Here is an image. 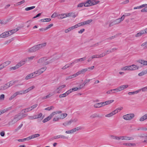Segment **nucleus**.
Listing matches in <instances>:
<instances>
[{"mask_svg": "<svg viewBox=\"0 0 147 147\" xmlns=\"http://www.w3.org/2000/svg\"><path fill=\"white\" fill-rule=\"evenodd\" d=\"M47 45L46 42H44L41 44H38L33 46L30 48L29 49V51L30 52H35L40 49L45 47Z\"/></svg>", "mask_w": 147, "mask_h": 147, "instance_id": "1", "label": "nucleus"}, {"mask_svg": "<svg viewBox=\"0 0 147 147\" xmlns=\"http://www.w3.org/2000/svg\"><path fill=\"white\" fill-rule=\"evenodd\" d=\"M125 17V15H123L120 18H119L112 21L109 25V27L115 25L117 24L123 20Z\"/></svg>", "mask_w": 147, "mask_h": 147, "instance_id": "2", "label": "nucleus"}, {"mask_svg": "<svg viewBox=\"0 0 147 147\" xmlns=\"http://www.w3.org/2000/svg\"><path fill=\"white\" fill-rule=\"evenodd\" d=\"M28 115L27 114H24L23 113H20L14 117V118L18 121L19 120Z\"/></svg>", "mask_w": 147, "mask_h": 147, "instance_id": "3", "label": "nucleus"}, {"mask_svg": "<svg viewBox=\"0 0 147 147\" xmlns=\"http://www.w3.org/2000/svg\"><path fill=\"white\" fill-rule=\"evenodd\" d=\"M127 70H135L139 69L138 66L135 65H131L126 66Z\"/></svg>", "mask_w": 147, "mask_h": 147, "instance_id": "4", "label": "nucleus"}, {"mask_svg": "<svg viewBox=\"0 0 147 147\" xmlns=\"http://www.w3.org/2000/svg\"><path fill=\"white\" fill-rule=\"evenodd\" d=\"M134 116V114L133 113L127 114L124 115L123 116V119L126 120H130L132 119Z\"/></svg>", "mask_w": 147, "mask_h": 147, "instance_id": "5", "label": "nucleus"}, {"mask_svg": "<svg viewBox=\"0 0 147 147\" xmlns=\"http://www.w3.org/2000/svg\"><path fill=\"white\" fill-rule=\"evenodd\" d=\"M60 58L59 57H55L54 58L50 60L49 61H45L44 62V63H43V64L44 65H46L48 64H49L50 63L53 62V61H55L56 60Z\"/></svg>", "mask_w": 147, "mask_h": 147, "instance_id": "6", "label": "nucleus"}, {"mask_svg": "<svg viewBox=\"0 0 147 147\" xmlns=\"http://www.w3.org/2000/svg\"><path fill=\"white\" fill-rule=\"evenodd\" d=\"M10 31L5 32L0 35V38H4L10 36Z\"/></svg>", "mask_w": 147, "mask_h": 147, "instance_id": "7", "label": "nucleus"}, {"mask_svg": "<svg viewBox=\"0 0 147 147\" xmlns=\"http://www.w3.org/2000/svg\"><path fill=\"white\" fill-rule=\"evenodd\" d=\"M36 76V75H35V73L34 72L27 75L25 77V79L26 80H28L32 78H34Z\"/></svg>", "mask_w": 147, "mask_h": 147, "instance_id": "8", "label": "nucleus"}, {"mask_svg": "<svg viewBox=\"0 0 147 147\" xmlns=\"http://www.w3.org/2000/svg\"><path fill=\"white\" fill-rule=\"evenodd\" d=\"M60 138L63 139H67L68 137L63 135H59L53 137L52 138L53 139H57Z\"/></svg>", "mask_w": 147, "mask_h": 147, "instance_id": "9", "label": "nucleus"}, {"mask_svg": "<svg viewBox=\"0 0 147 147\" xmlns=\"http://www.w3.org/2000/svg\"><path fill=\"white\" fill-rule=\"evenodd\" d=\"M104 106V102H102L95 104L93 106L95 108H98Z\"/></svg>", "mask_w": 147, "mask_h": 147, "instance_id": "10", "label": "nucleus"}, {"mask_svg": "<svg viewBox=\"0 0 147 147\" xmlns=\"http://www.w3.org/2000/svg\"><path fill=\"white\" fill-rule=\"evenodd\" d=\"M27 61V59H25L21 60L17 64L18 65V66L19 67H20L25 64Z\"/></svg>", "mask_w": 147, "mask_h": 147, "instance_id": "11", "label": "nucleus"}, {"mask_svg": "<svg viewBox=\"0 0 147 147\" xmlns=\"http://www.w3.org/2000/svg\"><path fill=\"white\" fill-rule=\"evenodd\" d=\"M66 86L65 85H63L59 86L57 89L55 90V92L57 93H59L60 92V90L62 88H64Z\"/></svg>", "mask_w": 147, "mask_h": 147, "instance_id": "12", "label": "nucleus"}, {"mask_svg": "<svg viewBox=\"0 0 147 147\" xmlns=\"http://www.w3.org/2000/svg\"><path fill=\"white\" fill-rule=\"evenodd\" d=\"M88 2H90V5H96L99 3L100 1L96 0H88Z\"/></svg>", "mask_w": 147, "mask_h": 147, "instance_id": "13", "label": "nucleus"}, {"mask_svg": "<svg viewBox=\"0 0 147 147\" xmlns=\"http://www.w3.org/2000/svg\"><path fill=\"white\" fill-rule=\"evenodd\" d=\"M77 121V120H72L71 119L69 121L65 122L63 123V125H64V126H66L67 125H70L73 122H76Z\"/></svg>", "mask_w": 147, "mask_h": 147, "instance_id": "14", "label": "nucleus"}, {"mask_svg": "<svg viewBox=\"0 0 147 147\" xmlns=\"http://www.w3.org/2000/svg\"><path fill=\"white\" fill-rule=\"evenodd\" d=\"M96 117L101 118L102 116L96 113H94L93 114L91 115L90 116V118L91 119H94Z\"/></svg>", "mask_w": 147, "mask_h": 147, "instance_id": "15", "label": "nucleus"}, {"mask_svg": "<svg viewBox=\"0 0 147 147\" xmlns=\"http://www.w3.org/2000/svg\"><path fill=\"white\" fill-rule=\"evenodd\" d=\"M86 59V57H84L78 59H75L72 62V63H76L79 62L80 61H84Z\"/></svg>", "mask_w": 147, "mask_h": 147, "instance_id": "16", "label": "nucleus"}, {"mask_svg": "<svg viewBox=\"0 0 147 147\" xmlns=\"http://www.w3.org/2000/svg\"><path fill=\"white\" fill-rule=\"evenodd\" d=\"M18 95H20V92L18 91L15 92L9 98V100H11L15 98Z\"/></svg>", "mask_w": 147, "mask_h": 147, "instance_id": "17", "label": "nucleus"}, {"mask_svg": "<svg viewBox=\"0 0 147 147\" xmlns=\"http://www.w3.org/2000/svg\"><path fill=\"white\" fill-rule=\"evenodd\" d=\"M53 117L51 113L50 115L49 116L45 118L44 120H42V122L43 123H45L48 121L50 120L51 118Z\"/></svg>", "mask_w": 147, "mask_h": 147, "instance_id": "18", "label": "nucleus"}, {"mask_svg": "<svg viewBox=\"0 0 147 147\" xmlns=\"http://www.w3.org/2000/svg\"><path fill=\"white\" fill-rule=\"evenodd\" d=\"M47 59L46 58V57H42L39 59L38 61V63H44V62L47 60Z\"/></svg>", "mask_w": 147, "mask_h": 147, "instance_id": "19", "label": "nucleus"}, {"mask_svg": "<svg viewBox=\"0 0 147 147\" xmlns=\"http://www.w3.org/2000/svg\"><path fill=\"white\" fill-rule=\"evenodd\" d=\"M88 69H82L81 71H80L76 73L78 76L81 74H83L87 71Z\"/></svg>", "mask_w": 147, "mask_h": 147, "instance_id": "20", "label": "nucleus"}, {"mask_svg": "<svg viewBox=\"0 0 147 147\" xmlns=\"http://www.w3.org/2000/svg\"><path fill=\"white\" fill-rule=\"evenodd\" d=\"M137 62L143 65H147V61H146L143 60H139L137 61Z\"/></svg>", "mask_w": 147, "mask_h": 147, "instance_id": "21", "label": "nucleus"}, {"mask_svg": "<svg viewBox=\"0 0 147 147\" xmlns=\"http://www.w3.org/2000/svg\"><path fill=\"white\" fill-rule=\"evenodd\" d=\"M9 87L7 83L5 84L4 85L0 87V90H3L7 89Z\"/></svg>", "mask_w": 147, "mask_h": 147, "instance_id": "22", "label": "nucleus"}, {"mask_svg": "<svg viewBox=\"0 0 147 147\" xmlns=\"http://www.w3.org/2000/svg\"><path fill=\"white\" fill-rule=\"evenodd\" d=\"M128 86L127 85L121 86L119 87V91H120L124 89L127 88Z\"/></svg>", "mask_w": 147, "mask_h": 147, "instance_id": "23", "label": "nucleus"}, {"mask_svg": "<svg viewBox=\"0 0 147 147\" xmlns=\"http://www.w3.org/2000/svg\"><path fill=\"white\" fill-rule=\"evenodd\" d=\"M77 76H78L77 74V73H76L70 76L67 77V78H66V80H68L69 79H71L72 78H73L76 77Z\"/></svg>", "mask_w": 147, "mask_h": 147, "instance_id": "24", "label": "nucleus"}, {"mask_svg": "<svg viewBox=\"0 0 147 147\" xmlns=\"http://www.w3.org/2000/svg\"><path fill=\"white\" fill-rule=\"evenodd\" d=\"M65 17H67L72 16L73 18H75L76 16L75 15L74 13H73L72 12H70L67 13H65Z\"/></svg>", "mask_w": 147, "mask_h": 147, "instance_id": "25", "label": "nucleus"}, {"mask_svg": "<svg viewBox=\"0 0 147 147\" xmlns=\"http://www.w3.org/2000/svg\"><path fill=\"white\" fill-rule=\"evenodd\" d=\"M40 135L39 134H36L34 135H33L32 136H30L29 137L30 140H31L33 139L34 138L38 137Z\"/></svg>", "mask_w": 147, "mask_h": 147, "instance_id": "26", "label": "nucleus"}, {"mask_svg": "<svg viewBox=\"0 0 147 147\" xmlns=\"http://www.w3.org/2000/svg\"><path fill=\"white\" fill-rule=\"evenodd\" d=\"M32 110V109H30V107H29L26 109H23L21 112L20 113H26V112H28L29 111H30Z\"/></svg>", "mask_w": 147, "mask_h": 147, "instance_id": "27", "label": "nucleus"}, {"mask_svg": "<svg viewBox=\"0 0 147 147\" xmlns=\"http://www.w3.org/2000/svg\"><path fill=\"white\" fill-rule=\"evenodd\" d=\"M67 115V114L66 113L61 114L60 115V116L59 117V118L60 119H63L66 117Z\"/></svg>", "mask_w": 147, "mask_h": 147, "instance_id": "28", "label": "nucleus"}, {"mask_svg": "<svg viewBox=\"0 0 147 147\" xmlns=\"http://www.w3.org/2000/svg\"><path fill=\"white\" fill-rule=\"evenodd\" d=\"M34 73H35V74L36 75V76L39 75H40L42 73V71L41 70H40V69H39L37 71H35L34 72Z\"/></svg>", "mask_w": 147, "mask_h": 147, "instance_id": "29", "label": "nucleus"}, {"mask_svg": "<svg viewBox=\"0 0 147 147\" xmlns=\"http://www.w3.org/2000/svg\"><path fill=\"white\" fill-rule=\"evenodd\" d=\"M54 92H54L53 93H50L47 95L46 96H45V97H43L42 99H45L50 98L51 96H52L54 94Z\"/></svg>", "mask_w": 147, "mask_h": 147, "instance_id": "30", "label": "nucleus"}, {"mask_svg": "<svg viewBox=\"0 0 147 147\" xmlns=\"http://www.w3.org/2000/svg\"><path fill=\"white\" fill-rule=\"evenodd\" d=\"M147 119V117L146 115L145 114L144 115L142 116L140 119L139 121H142L146 120Z\"/></svg>", "mask_w": 147, "mask_h": 147, "instance_id": "31", "label": "nucleus"}, {"mask_svg": "<svg viewBox=\"0 0 147 147\" xmlns=\"http://www.w3.org/2000/svg\"><path fill=\"white\" fill-rule=\"evenodd\" d=\"M110 137L112 138V139L114 140H119V136H114L113 135H110Z\"/></svg>", "mask_w": 147, "mask_h": 147, "instance_id": "32", "label": "nucleus"}, {"mask_svg": "<svg viewBox=\"0 0 147 147\" xmlns=\"http://www.w3.org/2000/svg\"><path fill=\"white\" fill-rule=\"evenodd\" d=\"M30 139L29 137H28L26 138L22 139H19L18 140V141L19 142H24L25 141H29L30 140Z\"/></svg>", "mask_w": 147, "mask_h": 147, "instance_id": "33", "label": "nucleus"}, {"mask_svg": "<svg viewBox=\"0 0 147 147\" xmlns=\"http://www.w3.org/2000/svg\"><path fill=\"white\" fill-rule=\"evenodd\" d=\"M114 101V100H107L105 102H104L105 106L109 104H110L113 102Z\"/></svg>", "mask_w": 147, "mask_h": 147, "instance_id": "34", "label": "nucleus"}, {"mask_svg": "<svg viewBox=\"0 0 147 147\" xmlns=\"http://www.w3.org/2000/svg\"><path fill=\"white\" fill-rule=\"evenodd\" d=\"M144 32H143V30L139 32L136 34L135 35L136 37H138L141 36L143 34H144Z\"/></svg>", "mask_w": 147, "mask_h": 147, "instance_id": "35", "label": "nucleus"}, {"mask_svg": "<svg viewBox=\"0 0 147 147\" xmlns=\"http://www.w3.org/2000/svg\"><path fill=\"white\" fill-rule=\"evenodd\" d=\"M147 73V70H145L144 71H143L141 72H140L138 74V76H142L145 74H146Z\"/></svg>", "mask_w": 147, "mask_h": 147, "instance_id": "36", "label": "nucleus"}, {"mask_svg": "<svg viewBox=\"0 0 147 147\" xmlns=\"http://www.w3.org/2000/svg\"><path fill=\"white\" fill-rule=\"evenodd\" d=\"M62 113V111H54L51 114L52 115V116L53 117L54 115H55L57 114H60L61 113Z\"/></svg>", "mask_w": 147, "mask_h": 147, "instance_id": "37", "label": "nucleus"}, {"mask_svg": "<svg viewBox=\"0 0 147 147\" xmlns=\"http://www.w3.org/2000/svg\"><path fill=\"white\" fill-rule=\"evenodd\" d=\"M19 92L20 94V95L25 94L28 92V90L27 89H26V90L23 91H19Z\"/></svg>", "mask_w": 147, "mask_h": 147, "instance_id": "38", "label": "nucleus"}, {"mask_svg": "<svg viewBox=\"0 0 147 147\" xmlns=\"http://www.w3.org/2000/svg\"><path fill=\"white\" fill-rule=\"evenodd\" d=\"M119 88L118 87V88H116V89H112V90H108L107 92V93H109V92H110V91H113V92H115V91H116L117 92L118 91H119Z\"/></svg>", "mask_w": 147, "mask_h": 147, "instance_id": "39", "label": "nucleus"}, {"mask_svg": "<svg viewBox=\"0 0 147 147\" xmlns=\"http://www.w3.org/2000/svg\"><path fill=\"white\" fill-rule=\"evenodd\" d=\"M66 17L65 14H62L59 15L58 18L62 19Z\"/></svg>", "mask_w": 147, "mask_h": 147, "instance_id": "40", "label": "nucleus"}, {"mask_svg": "<svg viewBox=\"0 0 147 147\" xmlns=\"http://www.w3.org/2000/svg\"><path fill=\"white\" fill-rule=\"evenodd\" d=\"M92 21V20L90 19L89 20H87L86 21L83 22V24H89Z\"/></svg>", "mask_w": 147, "mask_h": 147, "instance_id": "41", "label": "nucleus"}, {"mask_svg": "<svg viewBox=\"0 0 147 147\" xmlns=\"http://www.w3.org/2000/svg\"><path fill=\"white\" fill-rule=\"evenodd\" d=\"M139 92V90H138L136 91L132 92H129L128 93V94L129 95H130L131 94H137Z\"/></svg>", "mask_w": 147, "mask_h": 147, "instance_id": "42", "label": "nucleus"}, {"mask_svg": "<svg viewBox=\"0 0 147 147\" xmlns=\"http://www.w3.org/2000/svg\"><path fill=\"white\" fill-rule=\"evenodd\" d=\"M82 128L81 127H77L73 129L74 132H75L77 131L80 130Z\"/></svg>", "mask_w": 147, "mask_h": 147, "instance_id": "43", "label": "nucleus"}, {"mask_svg": "<svg viewBox=\"0 0 147 147\" xmlns=\"http://www.w3.org/2000/svg\"><path fill=\"white\" fill-rule=\"evenodd\" d=\"M18 81H11L9 82V85H8V86H9V87L14 84L15 83H16Z\"/></svg>", "mask_w": 147, "mask_h": 147, "instance_id": "44", "label": "nucleus"}, {"mask_svg": "<svg viewBox=\"0 0 147 147\" xmlns=\"http://www.w3.org/2000/svg\"><path fill=\"white\" fill-rule=\"evenodd\" d=\"M35 7V6H32V7H27L25 8V10L26 11H28L31 9H32Z\"/></svg>", "mask_w": 147, "mask_h": 147, "instance_id": "45", "label": "nucleus"}, {"mask_svg": "<svg viewBox=\"0 0 147 147\" xmlns=\"http://www.w3.org/2000/svg\"><path fill=\"white\" fill-rule=\"evenodd\" d=\"M18 29L17 28L13 29L12 30H11L10 31H9L10 33H11V34H13L15 32H16L18 31Z\"/></svg>", "mask_w": 147, "mask_h": 147, "instance_id": "46", "label": "nucleus"}, {"mask_svg": "<svg viewBox=\"0 0 147 147\" xmlns=\"http://www.w3.org/2000/svg\"><path fill=\"white\" fill-rule=\"evenodd\" d=\"M10 61H7L2 64L3 65V66H4L5 67L9 65L10 63Z\"/></svg>", "mask_w": 147, "mask_h": 147, "instance_id": "47", "label": "nucleus"}, {"mask_svg": "<svg viewBox=\"0 0 147 147\" xmlns=\"http://www.w3.org/2000/svg\"><path fill=\"white\" fill-rule=\"evenodd\" d=\"M142 47H144V49L147 48V41L144 43H143L141 45Z\"/></svg>", "mask_w": 147, "mask_h": 147, "instance_id": "48", "label": "nucleus"}, {"mask_svg": "<svg viewBox=\"0 0 147 147\" xmlns=\"http://www.w3.org/2000/svg\"><path fill=\"white\" fill-rule=\"evenodd\" d=\"M19 67H18V65L17 64L16 65H15V66L13 67H12L10 68V70H16Z\"/></svg>", "mask_w": 147, "mask_h": 147, "instance_id": "49", "label": "nucleus"}, {"mask_svg": "<svg viewBox=\"0 0 147 147\" xmlns=\"http://www.w3.org/2000/svg\"><path fill=\"white\" fill-rule=\"evenodd\" d=\"M134 138L131 137L125 136V140H133Z\"/></svg>", "mask_w": 147, "mask_h": 147, "instance_id": "50", "label": "nucleus"}, {"mask_svg": "<svg viewBox=\"0 0 147 147\" xmlns=\"http://www.w3.org/2000/svg\"><path fill=\"white\" fill-rule=\"evenodd\" d=\"M118 109H116L115 110H114V111L112 112L111 113V114L112 115H113L115 114H116V113H117L118 112Z\"/></svg>", "mask_w": 147, "mask_h": 147, "instance_id": "51", "label": "nucleus"}, {"mask_svg": "<svg viewBox=\"0 0 147 147\" xmlns=\"http://www.w3.org/2000/svg\"><path fill=\"white\" fill-rule=\"evenodd\" d=\"M7 111V109H5L0 111V115L6 112Z\"/></svg>", "mask_w": 147, "mask_h": 147, "instance_id": "52", "label": "nucleus"}, {"mask_svg": "<svg viewBox=\"0 0 147 147\" xmlns=\"http://www.w3.org/2000/svg\"><path fill=\"white\" fill-rule=\"evenodd\" d=\"M90 2H88V0L86 2L84 3V6L85 7H88L89 6H90Z\"/></svg>", "mask_w": 147, "mask_h": 147, "instance_id": "53", "label": "nucleus"}, {"mask_svg": "<svg viewBox=\"0 0 147 147\" xmlns=\"http://www.w3.org/2000/svg\"><path fill=\"white\" fill-rule=\"evenodd\" d=\"M138 90H139V92L141 90H142L143 92H145L147 91V86L145 87H144L141 89H140Z\"/></svg>", "mask_w": 147, "mask_h": 147, "instance_id": "54", "label": "nucleus"}, {"mask_svg": "<svg viewBox=\"0 0 147 147\" xmlns=\"http://www.w3.org/2000/svg\"><path fill=\"white\" fill-rule=\"evenodd\" d=\"M66 96H67V95L66 94V93H65L63 94H60L59 96V97L60 98H62L65 97Z\"/></svg>", "mask_w": 147, "mask_h": 147, "instance_id": "55", "label": "nucleus"}, {"mask_svg": "<svg viewBox=\"0 0 147 147\" xmlns=\"http://www.w3.org/2000/svg\"><path fill=\"white\" fill-rule=\"evenodd\" d=\"M35 88V86H32L30 87H29L27 89L28 90V92L29 91H31L32 89H34Z\"/></svg>", "mask_w": 147, "mask_h": 147, "instance_id": "56", "label": "nucleus"}, {"mask_svg": "<svg viewBox=\"0 0 147 147\" xmlns=\"http://www.w3.org/2000/svg\"><path fill=\"white\" fill-rule=\"evenodd\" d=\"M15 123H16L14 122L13 121V119H12L11 121L8 123V125H12L14 124Z\"/></svg>", "mask_w": 147, "mask_h": 147, "instance_id": "57", "label": "nucleus"}, {"mask_svg": "<svg viewBox=\"0 0 147 147\" xmlns=\"http://www.w3.org/2000/svg\"><path fill=\"white\" fill-rule=\"evenodd\" d=\"M85 85L83 83L82 84H80L78 86V90H80Z\"/></svg>", "mask_w": 147, "mask_h": 147, "instance_id": "58", "label": "nucleus"}, {"mask_svg": "<svg viewBox=\"0 0 147 147\" xmlns=\"http://www.w3.org/2000/svg\"><path fill=\"white\" fill-rule=\"evenodd\" d=\"M91 80H90V79H88V80H86H86H84V83H83V84L85 86V85L87 83H88V82H89Z\"/></svg>", "mask_w": 147, "mask_h": 147, "instance_id": "59", "label": "nucleus"}, {"mask_svg": "<svg viewBox=\"0 0 147 147\" xmlns=\"http://www.w3.org/2000/svg\"><path fill=\"white\" fill-rule=\"evenodd\" d=\"M67 134H72L74 132L73 129L67 131H65Z\"/></svg>", "mask_w": 147, "mask_h": 147, "instance_id": "60", "label": "nucleus"}, {"mask_svg": "<svg viewBox=\"0 0 147 147\" xmlns=\"http://www.w3.org/2000/svg\"><path fill=\"white\" fill-rule=\"evenodd\" d=\"M25 1L24 0H22L21 1H20V2H18V3H17L16 4V5H20L22 4V3H24L25 2Z\"/></svg>", "mask_w": 147, "mask_h": 147, "instance_id": "61", "label": "nucleus"}, {"mask_svg": "<svg viewBox=\"0 0 147 147\" xmlns=\"http://www.w3.org/2000/svg\"><path fill=\"white\" fill-rule=\"evenodd\" d=\"M53 24H49L47 27L46 28L45 30H47V29L50 28L51 27L53 26Z\"/></svg>", "mask_w": 147, "mask_h": 147, "instance_id": "62", "label": "nucleus"}, {"mask_svg": "<svg viewBox=\"0 0 147 147\" xmlns=\"http://www.w3.org/2000/svg\"><path fill=\"white\" fill-rule=\"evenodd\" d=\"M23 125V124H21L16 129H15V130L16 131H17L18 130H19L21 128V127Z\"/></svg>", "mask_w": 147, "mask_h": 147, "instance_id": "63", "label": "nucleus"}, {"mask_svg": "<svg viewBox=\"0 0 147 147\" xmlns=\"http://www.w3.org/2000/svg\"><path fill=\"white\" fill-rule=\"evenodd\" d=\"M141 11L142 12H147V7H145L144 8L142 9Z\"/></svg>", "mask_w": 147, "mask_h": 147, "instance_id": "64", "label": "nucleus"}]
</instances>
